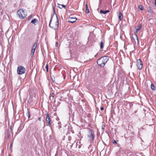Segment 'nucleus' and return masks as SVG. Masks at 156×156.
<instances>
[{
    "label": "nucleus",
    "instance_id": "7ed1b4c3",
    "mask_svg": "<svg viewBox=\"0 0 156 156\" xmlns=\"http://www.w3.org/2000/svg\"><path fill=\"white\" fill-rule=\"evenodd\" d=\"M58 20H50L49 26L51 28L56 30L58 29Z\"/></svg>",
    "mask_w": 156,
    "mask_h": 156
},
{
    "label": "nucleus",
    "instance_id": "f257e3e1",
    "mask_svg": "<svg viewBox=\"0 0 156 156\" xmlns=\"http://www.w3.org/2000/svg\"><path fill=\"white\" fill-rule=\"evenodd\" d=\"M109 59V57L107 56H103L99 58L97 61L98 64L101 67H103Z\"/></svg>",
    "mask_w": 156,
    "mask_h": 156
},
{
    "label": "nucleus",
    "instance_id": "e433bc0d",
    "mask_svg": "<svg viewBox=\"0 0 156 156\" xmlns=\"http://www.w3.org/2000/svg\"><path fill=\"white\" fill-rule=\"evenodd\" d=\"M155 5H156V0H155Z\"/></svg>",
    "mask_w": 156,
    "mask_h": 156
},
{
    "label": "nucleus",
    "instance_id": "2eb2a0df",
    "mask_svg": "<svg viewBox=\"0 0 156 156\" xmlns=\"http://www.w3.org/2000/svg\"><path fill=\"white\" fill-rule=\"evenodd\" d=\"M31 23L36 25V24H37L38 23V20H32Z\"/></svg>",
    "mask_w": 156,
    "mask_h": 156
},
{
    "label": "nucleus",
    "instance_id": "c85d7f7f",
    "mask_svg": "<svg viewBox=\"0 0 156 156\" xmlns=\"http://www.w3.org/2000/svg\"><path fill=\"white\" fill-rule=\"evenodd\" d=\"M7 136L8 138H9L10 136V133L7 134Z\"/></svg>",
    "mask_w": 156,
    "mask_h": 156
},
{
    "label": "nucleus",
    "instance_id": "4c0bfd02",
    "mask_svg": "<svg viewBox=\"0 0 156 156\" xmlns=\"http://www.w3.org/2000/svg\"><path fill=\"white\" fill-rule=\"evenodd\" d=\"M11 130V127L10 128Z\"/></svg>",
    "mask_w": 156,
    "mask_h": 156
},
{
    "label": "nucleus",
    "instance_id": "f704fd0d",
    "mask_svg": "<svg viewBox=\"0 0 156 156\" xmlns=\"http://www.w3.org/2000/svg\"><path fill=\"white\" fill-rule=\"evenodd\" d=\"M78 148H80L81 147H80V146L79 145V146H78Z\"/></svg>",
    "mask_w": 156,
    "mask_h": 156
},
{
    "label": "nucleus",
    "instance_id": "c756f323",
    "mask_svg": "<svg viewBox=\"0 0 156 156\" xmlns=\"http://www.w3.org/2000/svg\"><path fill=\"white\" fill-rule=\"evenodd\" d=\"M134 37H135L136 38V39L137 40H138V38H137V35H136V34H135L134 35Z\"/></svg>",
    "mask_w": 156,
    "mask_h": 156
},
{
    "label": "nucleus",
    "instance_id": "4be33fe9",
    "mask_svg": "<svg viewBox=\"0 0 156 156\" xmlns=\"http://www.w3.org/2000/svg\"><path fill=\"white\" fill-rule=\"evenodd\" d=\"M81 132L80 131L78 134V136H79V137L80 138H81L82 137V136H81Z\"/></svg>",
    "mask_w": 156,
    "mask_h": 156
},
{
    "label": "nucleus",
    "instance_id": "b1692460",
    "mask_svg": "<svg viewBox=\"0 0 156 156\" xmlns=\"http://www.w3.org/2000/svg\"><path fill=\"white\" fill-rule=\"evenodd\" d=\"M27 116H28V118H30V113L29 111L28 110L27 112Z\"/></svg>",
    "mask_w": 156,
    "mask_h": 156
},
{
    "label": "nucleus",
    "instance_id": "f8f14e48",
    "mask_svg": "<svg viewBox=\"0 0 156 156\" xmlns=\"http://www.w3.org/2000/svg\"><path fill=\"white\" fill-rule=\"evenodd\" d=\"M109 12V10H107L106 11H104L102 10H101L100 11V12L101 13L103 14H105L107 12Z\"/></svg>",
    "mask_w": 156,
    "mask_h": 156
},
{
    "label": "nucleus",
    "instance_id": "7c9ffc66",
    "mask_svg": "<svg viewBox=\"0 0 156 156\" xmlns=\"http://www.w3.org/2000/svg\"><path fill=\"white\" fill-rule=\"evenodd\" d=\"M112 143L113 144H115V143H116V140H112Z\"/></svg>",
    "mask_w": 156,
    "mask_h": 156
},
{
    "label": "nucleus",
    "instance_id": "5701e85b",
    "mask_svg": "<svg viewBox=\"0 0 156 156\" xmlns=\"http://www.w3.org/2000/svg\"><path fill=\"white\" fill-rule=\"evenodd\" d=\"M35 50L33 49H32L31 52V53H32V55H34V52H35Z\"/></svg>",
    "mask_w": 156,
    "mask_h": 156
},
{
    "label": "nucleus",
    "instance_id": "a878e982",
    "mask_svg": "<svg viewBox=\"0 0 156 156\" xmlns=\"http://www.w3.org/2000/svg\"><path fill=\"white\" fill-rule=\"evenodd\" d=\"M32 15H31L30 16L28 17V20H30V19H31L32 18Z\"/></svg>",
    "mask_w": 156,
    "mask_h": 156
},
{
    "label": "nucleus",
    "instance_id": "1a4fd4ad",
    "mask_svg": "<svg viewBox=\"0 0 156 156\" xmlns=\"http://www.w3.org/2000/svg\"><path fill=\"white\" fill-rule=\"evenodd\" d=\"M54 10V13L52 15L51 20H58L57 15L55 12L54 8H53Z\"/></svg>",
    "mask_w": 156,
    "mask_h": 156
},
{
    "label": "nucleus",
    "instance_id": "aec40b11",
    "mask_svg": "<svg viewBox=\"0 0 156 156\" xmlns=\"http://www.w3.org/2000/svg\"><path fill=\"white\" fill-rule=\"evenodd\" d=\"M138 8L140 10H144V7L142 5H140L138 6Z\"/></svg>",
    "mask_w": 156,
    "mask_h": 156
},
{
    "label": "nucleus",
    "instance_id": "20e7f679",
    "mask_svg": "<svg viewBox=\"0 0 156 156\" xmlns=\"http://www.w3.org/2000/svg\"><path fill=\"white\" fill-rule=\"evenodd\" d=\"M89 131L87 134V138L90 142L93 141L95 138V134L93 130L91 129H89Z\"/></svg>",
    "mask_w": 156,
    "mask_h": 156
},
{
    "label": "nucleus",
    "instance_id": "39448f33",
    "mask_svg": "<svg viewBox=\"0 0 156 156\" xmlns=\"http://www.w3.org/2000/svg\"><path fill=\"white\" fill-rule=\"evenodd\" d=\"M26 71L25 68L23 66H19L18 67L17 73L19 75H22L25 73Z\"/></svg>",
    "mask_w": 156,
    "mask_h": 156
},
{
    "label": "nucleus",
    "instance_id": "412c9836",
    "mask_svg": "<svg viewBox=\"0 0 156 156\" xmlns=\"http://www.w3.org/2000/svg\"><path fill=\"white\" fill-rule=\"evenodd\" d=\"M86 13H89V9H88L87 5H86Z\"/></svg>",
    "mask_w": 156,
    "mask_h": 156
},
{
    "label": "nucleus",
    "instance_id": "9b49d317",
    "mask_svg": "<svg viewBox=\"0 0 156 156\" xmlns=\"http://www.w3.org/2000/svg\"><path fill=\"white\" fill-rule=\"evenodd\" d=\"M58 7L60 8V9H62L63 8H65L66 6L65 5H61L59 4H58Z\"/></svg>",
    "mask_w": 156,
    "mask_h": 156
},
{
    "label": "nucleus",
    "instance_id": "f03ea898",
    "mask_svg": "<svg viewBox=\"0 0 156 156\" xmlns=\"http://www.w3.org/2000/svg\"><path fill=\"white\" fill-rule=\"evenodd\" d=\"M17 14L19 18L21 19L25 18L27 15V11L22 9L18 10L17 12Z\"/></svg>",
    "mask_w": 156,
    "mask_h": 156
},
{
    "label": "nucleus",
    "instance_id": "72a5a7b5",
    "mask_svg": "<svg viewBox=\"0 0 156 156\" xmlns=\"http://www.w3.org/2000/svg\"><path fill=\"white\" fill-rule=\"evenodd\" d=\"M38 120H39V121H41V118L40 117L38 118Z\"/></svg>",
    "mask_w": 156,
    "mask_h": 156
},
{
    "label": "nucleus",
    "instance_id": "ddd939ff",
    "mask_svg": "<svg viewBox=\"0 0 156 156\" xmlns=\"http://www.w3.org/2000/svg\"><path fill=\"white\" fill-rule=\"evenodd\" d=\"M37 46V43L35 42L32 47V49L35 50Z\"/></svg>",
    "mask_w": 156,
    "mask_h": 156
},
{
    "label": "nucleus",
    "instance_id": "4468645a",
    "mask_svg": "<svg viewBox=\"0 0 156 156\" xmlns=\"http://www.w3.org/2000/svg\"><path fill=\"white\" fill-rule=\"evenodd\" d=\"M104 42L102 41L100 43V48L101 49L103 48L104 46Z\"/></svg>",
    "mask_w": 156,
    "mask_h": 156
},
{
    "label": "nucleus",
    "instance_id": "423d86ee",
    "mask_svg": "<svg viewBox=\"0 0 156 156\" xmlns=\"http://www.w3.org/2000/svg\"><path fill=\"white\" fill-rule=\"evenodd\" d=\"M136 65L137 69L139 70H141L143 67V64L141 60L140 59L137 60Z\"/></svg>",
    "mask_w": 156,
    "mask_h": 156
},
{
    "label": "nucleus",
    "instance_id": "c9c22d12",
    "mask_svg": "<svg viewBox=\"0 0 156 156\" xmlns=\"http://www.w3.org/2000/svg\"><path fill=\"white\" fill-rule=\"evenodd\" d=\"M32 20H36V19L35 18H33L32 19Z\"/></svg>",
    "mask_w": 156,
    "mask_h": 156
},
{
    "label": "nucleus",
    "instance_id": "2f4dec72",
    "mask_svg": "<svg viewBox=\"0 0 156 156\" xmlns=\"http://www.w3.org/2000/svg\"><path fill=\"white\" fill-rule=\"evenodd\" d=\"M58 42H55V46L56 47H58Z\"/></svg>",
    "mask_w": 156,
    "mask_h": 156
},
{
    "label": "nucleus",
    "instance_id": "0eeeda50",
    "mask_svg": "<svg viewBox=\"0 0 156 156\" xmlns=\"http://www.w3.org/2000/svg\"><path fill=\"white\" fill-rule=\"evenodd\" d=\"M46 115V123L48 125H51V119H50L49 114L48 113H47Z\"/></svg>",
    "mask_w": 156,
    "mask_h": 156
},
{
    "label": "nucleus",
    "instance_id": "9d476101",
    "mask_svg": "<svg viewBox=\"0 0 156 156\" xmlns=\"http://www.w3.org/2000/svg\"><path fill=\"white\" fill-rule=\"evenodd\" d=\"M50 99L51 100V99L52 100L53 99V98L55 96V93L54 92H52L51 93V94H50Z\"/></svg>",
    "mask_w": 156,
    "mask_h": 156
},
{
    "label": "nucleus",
    "instance_id": "dca6fc26",
    "mask_svg": "<svg viewBox=\"0 0 156 156\" xmlns=\"http://www.w3.org/2000/svg\"><path fill=\"white\" fill-rule=\"evenodd\" d=\"M119 20H122V19L123 18L122 14L120 12L119 13Z\"/></svg>",
    "mask_w": 156,
    "mask_h": 156
},
{
    "label": "nucleus",
    "instance_id": "cd10ccee",
    "mask_svg": "<svg viewBox=\"0 0 156 156\" xmlns=\"http://www.w3.org/2000/svg\"><path fill=\"white\" fill-rule=\"evenodd\" d=\"M45 68L47 69V72H48V65L47 64L46 65V66H45Z\"/></svg>",
    "mask_w": 156,
    "mask_h": 156
},
{
    "label": "nucleus",
    "instance_id": "6ab92c4d",
    "mask_svg": "<svg viewBox=\"0 0 156 156\" xmlns=\"http://www.w3.org/2000/svg\"><path fill=\"white\" fill-rule=\"evenodd\" d=\"M151 89L152 90H155V87H154V84L153 83L151 84Z\"/></svg>",
    "mask_w": 156,
    "mask_h": 156
},
{
    "label": "nucleus",
    "instance_id": "393cba45",
    "mask_svg": "<svg viewBox=\"0 0 156 156\" xmlns=\"http://www.w3.org/2000/svg\"><path fill=\"white\" fill-rule=\"evenodd\" d=\"M13 143H10V150L11 151H12V145Z\"/></svg>",
    "mask_w": 156,
    "mask_h": 156
},
{
    "label": "nucleus",
    "instance_id": "6e6552de",
    "mask_svg": "<svg viewBox=\"0 0 156 156\" xmlns=\"http://www.w3.org/2000/svg\"><path fill=\"white\" fill-rule=\"evenodd\" d=\"M138 24L139 25L137 27L135 31L134 32L135 33H137L139 32L142 27V24L140 23H139Z\"/></svg>",
    "mask_w": 156,
    "mask_h": 156
},
{
    "label": "nucleus",
    "instance_id": "a211bd4d",
    "mask_svg": "<svg viewBox=\"0 0 156 156\" xmlns=\"http://www.w3.org/2000/svg\"><path fill=\"white\" fill-rule=\"evenodd\" d=\"M69 19H75L76 20H77V18L74 16L73 15H71L69 16Z\"/></svg>",
    "mask_w": 156,
    "mask_h": 156
},
{
    "label": "nucleus",
    "instance_id": "f3484780",
    "mask_svg": "<svg viewBox=\"0 0 156 156\" xmlns=\"http://www.w3.org/2000/svg\"><path fill=\"white\" fill-rule=\"evenodd\" d=\"M147 11L149 13H152V11L151 9V7L149 6L147 7Z\"/></svg>",
    "mask_w": 156,
    "mask_h": 156
},
{
    "label": "nucleus",
    "instance_id": "bb28decb",
    "mask_svg": "<svg viewBox=\"0 0 156 156\" xmlns=\"http://www.w3.org/2000/svg\"><path fill=\"white\" fill-rule=\"evenodd\" d=\"M76 21V20H75V21H71L70 20H69V21L68 22H70V23H75V22Z\"/></svg>",
    "mask_w": 156,
    "mask_h": 156
},
{
    "label": "nucleus",
    "instance_id": "473e14b6",
    "mask_svg": "<svg viewBox=\"0 0 156 156\" xmlns=\"http://www.w3.org/2000/svg\"><path fill=\"white\" fill-rule=\"evenodd\" d=\"M104 109V108L103 107H101L100 108V109L101 110H103Z\"/></svg>",
    "mask_w": 156,
    "mask_h": 156
}]
</instances>
